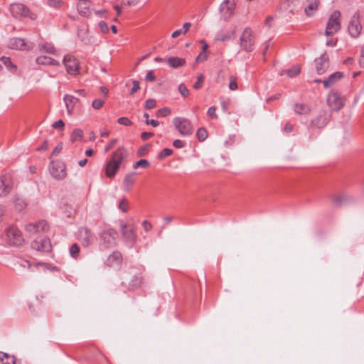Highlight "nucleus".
Instances as JSON below:
<instances>
[{"mask_svg":"<svg viewBox=\"0 0 364 364\" xmlns=\"http://www.w3.org/2000/svg\"><path fill=\"white\" fill-rule=\"evenodd\" d=\"M143 279L141 269L136 267H131L125 272L121 285L127 291H135L141 287Z\"/></svg>","mask_w":364,"mask_h":364,"instance_id":"obj_1","label":"nucleus"},{"mask_svg":"<svg viewBox=\"0 0 364 364\" xmlns=\"http://www.w3.org/2000/svg\"><path fill=\"white\" fill-rule=\"evenodd\" d=\"M118 233L113 228L105 229L100 235V246L105 249L112 248L117 244Z\"/></svg>","mask_w":364,"mask_h":364,"instance_id":"obj_2","label":"nucleus"},{"mask_svg":"<svg viewBox=\"0 0 364 364\" xmlns=\"http://www.w3.org/2000/svg\"><path fill=\"white\" fill-rule=\"evenodd\" d=\"M173 124L182 136H191L193 133V127L191 122L186 118L175 117L173 119Z\"/></svg>","mask_w":364,"mask_h":364,"instance_id":"obj_3","label":"nucleus"},{"mask_svg":"<svg viewBox=\"0 0 364 364\" xmlns=\"http://www.w3.org/2000/svg\"><path fill=\"white\" fill-rule=\"evenodd\" d=\"M6 241L12 246H21L24 242L21 232L14 226H10L6 230Z\"/></svg>","mask_w":364,"mask_h":364,"instance_id":"obj_4","label":"nucleus"},{"mask_svg":"<svg viewBox=\"0 0 364 364\" xmlns=\"http://www.w3.org/2000/svg\"><path fill=\"white\" fill-rule=\"evenodd\" d=\"M340 17L341 12L339 11H334L331 14L326 23V36H331L341 29Z\"/></svg>","mask_w":364,"mask_h":364,"instance_id":"obj_5","label":"nucleus"},{"mask_svg":"<svg viewBox=\"0 0 364 364\" xmlns=\"http://www.w3.org/2000/svg\"><path fill=\"white\" fill-rule=\"evenodd\" d=\"M241 48L246 52H251L254 50L255 36L250 28H246L240 38Z\"/></svg>","mask_w":364,"mask_h":364,"instance_id":"obj_6","label":"nucleus"},{"mask_svg":"<svg viewBox=\"0 0 364 364\" xmlns=\"http://www.w3.org/2000/svg\"><path fill=\"white\" fill-rule=\"evenodd\" d=\"M327 103L333 111H338L345 105V98L337 91L331 90L328 95Z\"/></svg>","mask_w":364,"mask_h":364,"instance_id":"obj_7","label":"nucleus"},{"mask_svg":"<svg viewBox=\"0 0 364 364\" xmlns=\"http://www.w3.org/2000/svg\"><path fill=\"white\" fill-rule=\"evenodd\" d=\"M50 173L56 180H63L67 176L66 166L62 161H52L50 164Z\"/></svg>","mask_w":364,"mask_h":364,"instance_id":"obj_8","label":"nucleus"},{"mask_svg":"<svg viewBox=\"0 0 364 364\" xmlns=\"http://www.w3.org/2000/svg\"><path fill=\"white\" fill-rule=\"evenodd\" d=\"M8 47L11 49L21 50H31L34 48V44L31 42H26L21 38H11L8 41Z\"/></svg>","mask_w":364,"mask_h":364,"instance_id":"obj_9","label":"nucleus"},{"mask_svg":"<svg viewBox=\"0 0 364 364\" xmlns=\"http://www.w3.org/2000/svg\"><path fill=\"white\" fill-rule=\"evenodd\" d=\"M362 26L360 21V14L357 11L352 16L349 23L348 32L353 38H357L360 36Z\"/></svg>","mask_w":364,"mask_h":364,"instance_id":"obj_10","label":"nucleus"},{"mask_svg":"<svg viewBox=\"0 0 364 364\" xmlns=\"http://www.w3.org/2000/svg\"><path fill=\"white\" fill-rule=\"evenodd\" d=\"M31 247L39 252H49L52 250V245L49 238L38 237L31 242Z\"/></svg>","mask_w":364,"mask_h":364,"instance_id":"obj_11","label":"nucleus"},{"mask_svg":"<svg viewBox=\"0 0 364 364\" xmlns=\"http://www.w3.org/2000/svg\"><path fill=\"white\" fill-rule=\"evenodd\" d=\"M78 240L83 247L90 246L94 240V235L92 230L87 227H81L79 228Z\"/></svg>","mask_w":364,"mask_h":364,"instance_id":"obj_12","label":"nucleus"},{"mask_svg":"<svg viewBox=\"0 0 364 364\" xmlns=\"http://www.w3.org/2000/svg\"><path fill=\"white\" fill-rule=\"evenodd\" d=\"M63 63L68 73L75 75L79 73V64L75 58L71 55H67L63 58Z\"/></svg>","mask_w":364,"mask_h":364,"instance_id":"obj_13","label":"nucleus"},{"mask_svg":"<svg viewBox=\"0 0 364 364\" xmlns=\"http://www.w3.org/2000/svg\"><path fill=\"white\" fill-rule=\"evenodd\" d=\"M13 188V181L9 175L0 176V198L6 196Z\"/></svg>","mask_w":364,"mask_h":364,"instance_id":"obj_14","label":"nucleus"},{"mask_svg":"<svg viewBox=\"0 0 364 364\" xmlns=\"http://www.w3.org/2000/svg\"><path fill=\"white\" fill-rule=\"evenodd\" d=\"M9 10L16 18L26 17L30 13L29 9L21 3H14L10 5Z\"/></svg>","mask_w":364,"mask_h":364,"instance_id":"obj_15","label":"nucleus"},{"mask_svg":"<svg viewBox=\"0 0 364 364\" xmlns=\"http://www.w3.org/2000/svg\"><path fill=\"white\" fill-rule=\"evenodd\" d=\"M48 229L49 226L46 220H40L36 223H29L25 226V230L32 235L41 232H46Z\"/></svg>","mask_w":364,"mask_h":364,"instance_id":"obj_16","label":"nucleus"},{"mask_svg":"<svg viewBox=\"0 0 364 364\" xmlns=\"http://www.w3.org/2000/svg\"><path fill=\"white\" fill-rule=\"evenodd\" d=\"M330 119V114L326 110H322L311 122V126L316 128L324 127Z\"/></svg>","mask_w":364,"mask_h":364,"instance_id":"obj_17","label":"nucleus"},{"mask_svg":"<svg viewBox=\"0 0 364 364\" xmlns=\"http://www.w3.org/2000/svg\"><path fill=\"white\" fill-rule=\"evenodd\" d=\"M316 69L318 74H323L329 67V58L326 53L322 54L315 60Z\"/></svg>","mask_w":364,"mask_h":364,"instance_id":"obj_18","label":"nucleus"},{"mask_svg":"<svg viewBox=\"0 0 364 364\" xmlns=\"http://www.w3.org/2000/svg\"><path fill=\"white\" fill-rule=\"evenodd\" d=\"M128 155L129 154L127 149L124 146H120L112 153L110 159L116 162L120 166V165L126 161Z\"/></svg>","mask_w":364,"mask_h":364,"instance_id":"obj_19","label":"nucleus"},{"mask_svg":"<svg viewBox=\"0 0 364 364\" xmlns=\"http://www.w3.org/2000/svg\"><path fill=\"white\" fill-rule=\"evenodd\" d=\"M236 0H225L220 6V10L225 18H229L233 13Z\"/></svg>","mask_w":364,"mask_h":364,"instance_id":"obj_20","label":"nucleus"},{"mask_svg":"<svg viewBox=\"0 0 364 364\" xmlns=\"http://www.w3.org/2000/svg\"><path fill=\"white\" fill-rule=\"evenodd\" d=\"M120 227L122 234L126 241L133 244L136 238L134 230L132 228H128L126 224H121Z\"/></svg>","mask_w":364,"mask_h":364,"instance_id":"obj_21","label":"nucleus"},{"mask_svg":"<svg viewBox=\"0 0 364 364\" xmlns=\"http://www.w3.org/2000/svg\"><path fill=\"white\" fill-rule=\"evenodd\" d=\"M79 3L77 5V11L80 15L85 17H90L91 16L90 11V0H78Z\"/></svg>","mask_w":364,"mask_h":364,"instance_id":"obj_22","label":"nucleus"},{"mask_svg":"<svg viewBox=\"0 0 364 364\" xmlns=\"http://www.w3.org/2000/svg\"><path fill=\"white\" fill-rule=\"evenodd\" d=\"M119 167L120 166L116 162H114V161L110 159L105 167L106 176L110 178H113L116 175Z\"/></svg>","mask_w":364,"mask_h":364,"instance_id":"obj_23","label":"nucleus"},{"mask_svg":"<svg viewBox=\"0 0 364 364\" xmlns=\"http://www.w3.org/2000/svg\"><path fill=\"white\" fill-rule=\"evenodd\" d=\"M65 103L67 112L69 114H72L75 105L79 101V99L70 95H65L63 97Z\"/></svg>","mask_w":364,"mask_h":364,"instance_id":"obj_24","label":"nucleus"},{"mask_svg":"<svg viewBox=\"0 0 364 364\" xmlns=\"http://www.w3.org/2000/svg\"><path fill=\"white\" fill-rule=\"evenodd\" d=\"M343 77V73L341 72H336L328 77L323 81V84L325 88H328L332 85H333L337 81L341 79Z\"/></svg>","mask_w":364,"mask_h":364,"instance_id":"obj_25","label":"nucleus"},{"mask_svg":"<svg viewBox=\"0 0 364 364\" xmlns=\"http://www.w3.org/2000/svg\"><path fill=\"white\" fill-rule=\"evenodd\" d=\"M122 255L118 251L113 252L107 258V264L109 267L119 265L122 263Z\"/></svg>","mask_w":364,"mask_h":364,"instance_id":"obj_26","label":"nucleus"},{"mask_svg":"<svg viewBox=\"0 0 364 364\" xmlns=\"http://www.w3.org/2000/svg\"><path fill=\"white\" fill-rule=\"evenodd\" d=\"M306 6L304 8V12L307 16H312L318 9L319 0H307Z\"/></svg>","mask_w":364,"mask_h":364,"instance_id":"obj_27","label":"nucleus"},{"mask_svg":"<svg viewBox=\"0 0 364 364\" xmlns=\"http://www.w3.org/2000/svg\"><path fill=\"white\" fill-rule=\"evenodd\" d=\"M36 62L38 65H60V63L58 61L55 60V59L46 56V55H41L36 58Z\"/></svg>","mask_w":364,"mask_h":364,"instance_id":"obj_28","label":"nucleus"},{"mask_svg":"<svg viewBox=\"0 0 364 364\" xmlns=\"http://www.w3.org/2000/svg\"><path fill=\"white\" fill-rule=\"evenodd\" d=\"M38 50L40 52H45L49 54H55L56 49L52 43L41 42L38 44Z\"/></svg>","mask_w":364,"mask_h":364,"instance_id":"obj_29","label":"nucleus"},{"mask_svg":"<svg viewBox=\"0 0 364 364\" xmlns=\"http://www.w3.org/2000/svg\"><path fill=\"white\" fill-rule=\"evenodd\" d=\"M167 63L171 68H178L186 64V60L178 57H170L168 58Z\"/></svg>","mask_w":364,"mask_h":364,"instance_id":"obj_30","label":"nucleus"},{"mask_svg":"<svg viewBox=\"0 0 364 364\" xmlns=\"http://www.w3.org/2000/svg\"><path fill=\"white\" fill-rule=\"evenodd\" d=\"M294 112L298 114H307L310 113L311 108L307 104H299L296 103L294 105Z\"/></svg>","mask_w":364,"mask_h":364,"instance_id":"obj_31","label":"nucleus"},{"mask_svg":"<svg viewBox=\"0 0 364 364\" xmlns=\"http://www.w3.org/2000/svg\"><path fill=\"white\" fill-rule=\"evenodd\" d=\"M0 361L3 364H16V359L14 355L4 352H0Z\"/></svg>","mask_w":364,"mask_h":364,"instance_id":"obj_32","label":"nucleus"},{"mask_svg":"<svg viewBox=\"0 0 364 364\" xmlns=\"http://www.w3.org/2000/svg\"><path fill=\"white\" fill-rule=\"evenodd\" d=\"M135 182V173H130L125 176L123 184L126 191H129L131 186Z\"/></svg>","mask_w":364,"mask_h":364,"instance_id":"obj_33","label":"nucleus"},{"mask_svg":"<svg viewBox=\"0 0 364 364\" xmlns=\"http://www.w3.org/2000/svg\"><path fill=\"white\" fill-rule=\"evenodd\" d=\"M14 203L15 208L18 211L23 210L27 205L25 200L18 196H14Z\"/></svg>","mask_w":364,"mask_h":364,"instance_id":"obj_34","label":"nucleus"},{"mask_svg":"<svg viewBox=\"0 0 364 364\" xmlns=\"http://www.w3.org/2000/svg\"><path fill=\"white\" fill-rule=\"evenodd\" d=\"M83 136V132L80 129H75L71 134L70 140L73 143L76 142L82 139Z\"/></svg>","mask_w":364,"mask_h":364,"instance_id":"obj_35","label":"nucleus"},{"mask_svg":"<svg viewBox=\"0 0 364 364\" xmlns=\"http://www.w3.org/2000/svg\"><path fill=\"white\" fill-rule=\"evenodd\" d=\"M1 60L10 70L15 71L16 70V66L12 63L9 57L2 56Z\"/></svg>","mask_w":364,"mask_h":364,"instance_id":"obj_36","label":"nucleus"},{"mask_svg":"<svg viewBox=\"0 0 364 364\" xmlns=\"http://www.w3.org/2000/svg\"><path fill=\"white\" fill-rule=\"evenodd\" d=\"M235 37V31H231L228 32L227 33H220L218 36V40L222 42H225L226 41H229Z\"/></svg>","mask_w":364,"mask_h":364,"instance_id":"obj_37","label":"nucleus"},{"mask_svg":"<svg viewBox=\"0 0 364 364\" xmlns=\"http://www.w3.org/2000/svg\"><path fill=\"white\" fill-rule=\"evenodd\" d=\"M300 71H301L300 68L298 65H295V66L292 67L291 68H290L289 70H284L281 73V75H283V73H285L289 77H293L296 76L297 75H299L300 73Z\"/></svg>","mask_w":364,"mask_h":364,"instance_id":"obj_38","label":"nucleus"},{"mask_svg":"<svg viewBox=\"0 0 364 364\" xmlns=\"http://www.w3.org/2000/svg\"><path fill=\"white\" fill-rule=\"evenodd\" d=\"M70 255L72 257L76 259L79 256L80 247L77 243L73 244L69 250Z\"/></svg>","mask_w":364,"mask_h":364,"instance_id":"obj_39","label":"nucleus"},{"mask_svg":"<svg viewBox=\"0 0 364 364\" xmlns=\"http://www.w3.org/2000/svg\"><path fill=\"white\" fill-rule=\"evenodd\" d=\"M196 136L200 141H203L208 137V132L205 128H199L197 130Z\"/></svg>","mask_w":364,"mask_h":364,"instance_id":"obj_40","label":"nucleus"},{"mask_svg":"<svg viewBox=\"0 0 364 364\" xmlns=\"http://www.w3.org/2000/svg\"><path fill=\"white\" fill-rule=\"evenodd\" d=\"M331 199L336 205L341 206L346 200V197L343 195H333L332 196Z\"/></svg>","mask_w":364,"mask_h":364,"instance_id":"obj_41","label":"nucleus"},{"mask_svg":"<svg viewBox=\"0 0 364 364\" xmlns=\"http://www.w3.org/2000/svg\"><path fill=\"white\" fill-rule=\"evenodd\" d=\"M118 208L123 213H127L129 209V202L127 201V200L124 198L121 199V200L119 201Z\"/></svg>","mask_w":364,"mask_h":364,"instance_id":"obj_42","label":"nucleus"},{"mask_svg":"<svg viewBox=\"0 0 364 364\" xmlns=\"http://www.w3.org/2000/svg\"><path fill=\"white\" fill-rule=\"evenodd\" d=\"M149 166L150 163L146 159H140L133 165V168H137L138 167H141L146 168Z\"/></svg>","mask_w":364,"mask_h":364,"instance_id":"obj_43","label":"nucleus"},{"mask_svg":"<svg viewBox=\"0 0 364 364\" xmlns=\"http://www.w3.org/2000/svg\"><path fill=\"white\" fill-rule=\"evenodd\" d=\"M229 89L230 90H236L237 89V77L234 75H230L229 77Z\"/></svg>","mask_w":364,"mask_h":364,"instance_id":"obj_44","label":"nucleus"},{"mask_svg":"<svg viewBox=\"0 0 364 364\" xmlns=\"http://www.w3.org/2000/svg\"><path fill=\"white\" fill-rule=\"evenodd\" d=\"M173 154V150L168 148L164 149L158 155L159 159H163Z\"/></svg>","mask_w":364,"mask_h":364,"instance_id":"obj_45","label":"nucleus"},{"mask_svg":"<svg viewBox=\"0 0 364 364\" xmlns=\"http://www.w3.org/2000/svg\"><path fill=\"white\" fill-rule=\"evenodd\" d=\"M178 91L183 97H187L190 93L187 87L183 83L179 85Z\"/></svg>","mask_w":364,"mask_h":364,"instance_id":"obj_46","label":"nucleus"},{"mask_svg":"<svg viewBox=\"0 0 364 364\" xmlns=\"http://www.w3.org/2000/svg\"><path fill=\"white\" fill-rule=\"evenodd\" d=\"M171 114V110L168 107H163L159 109L156 112L157 117H166Z\"/></svg>","mask_w":364,"mask_h":364,"instance_id":"obj_47","label":"nucleus"},{"mask_svg":"<svg viewBox=\"0 0 364 364\" xmlns=\"http://www.w3.org/2000/svg\"><path fill=\"white\" fill-rule=\"evenodd\" d=\"M105 100L102 99H96L92 102V106L95 109H100L103 107Z\"/></svg>","mask_w":364,"mask_h":364,"instance_id":"obj_48","label":"nucleus"},{"mask_svg":"<svg viewBox=\"0 0 364 364\" xmlns=\"http://www.w3.org/2000/svg\"><path fill=\"white\" fill-rule=\"evenodd\" d=\"M156 106V101L154 99H149L144 103V107L146 109H151Z\"/></svg>","mask_w":364,"mask_h":364,"instance_id":"obj_49","label":"nucleus"},{"mask_svg":"<svg viewBox=\"0 0 364 364\" xmlns=\"http://www.w3.org/2000/svg\"><path fill=\"white\" fill-rule=\"evenodd\" d=\"M204 76L203 74H200L198 76L197 81L193 85V88L196 90L200 89L203 83Z\"/></svg>","mask_w":364,"mask_h":364,"instance_id":"obj_50","label":"nucleus"},{"mask_svg":"<svg viewBox=\"0 0 364 364\" xmlns=\"http://www.w3.org/2000/svg\"><path fill=\"white\" fill-rule=\"evenodd\" d=\"M117 122L119 124L124 125L127 127L131 126L132 124V122L131 120H129V119L126 117H119L117 119Z\"/></svg>","mask_w":364,"mask_h":364,"instance_id":"obj_51","label":"nucleus"},{"mask_svg":"<svg viewBox=\"0 0 364 364\" xmlns=\"http://www.w3.org/2000/svg\"><path fill=\"white\" fill-rule=\"evenodd\" d=\"M215 111H216V107L215 106H212V107H209V109H208L207 114L210 118L217 119L218 117Z\"/></svg>","mask_w":364,"mask_h":364,"instance_id":"obj_52","label":"nucleus"},{"mask_svg":"<svg viewBox=\"0 0 364 364\" xmlns=\"http://www.w3.org/2000/svg\"><path fill=\"white\" fill-rule=\"evenodd\" d=\"M148 149H149V144H146L143 146H141L137 151V155L139 156H145L148 152Z\"/></svg>","mask_w":364,"mask_h":364,"instance_id":"obj_53","label":"nucleus"},{"mask_svg":"<svg viewBox=\"0 0 364 364\" xmlns=\"http://www.w3.org/2000/svg\"><path fill=\"white\" fill-rule=\"evenodd\" d=\"M48 4L51 7L58 8L63 4L62 0H48Z\"/></svg>","mask_w":364,"mask_h":364,"instance_id":"obj_54","label":"nucleus"},{"mask_svg":"<svg viewBox=\"0 0 364 364\" xmlns=\"http://www.w3.org/2000/svg\"><path fill=\"white\" fill-rule=\"evenodd\" d=\"M52 127L53 129L62 130L65 127V124L62 119H59L58 121L54 122L52 124Z\"/></svg>","mask_w":364,"mask_h":364,"instance_id":"obj_55","label":"nucleus"},{"mask_svg":"<svg viewBox=\"0 0 364 364\" xmlns=\"http://www.w3.org/2000/svg\"><path fill=\"white\" fill-rule=\"evenodd\" d=\"M99 27L103 33H107L109 32V27L106 22L103 21H100L99 23Z\"/></svg>","mask_w":364,"mask_h":364,"instance_id":"obj_56","label":"nucleus"},{"mask_svg":"<svg viewBox=\"0 0 364 364\" xmlns=\"http://www.w3.org/2000/svg\"><path fill=\"white\" fill-rule=\"evenodd\" d=\"M208 58L207 53L205 52H200V54L197 56L196 61L197 63L204 62Z\"/></svg>","mask_w":364,"mask_h":364,"instance_id":"obj_57","label":"nucleus"},{"mask_svg":"<svg viewBox=\"0 0 364 364\" xmlns=\"http://www.w3.org/2000/svg\"><path fill=\"white\" fill-rule=\"evenodd\" d=\"M145 80H146V81H149V82H154V81H155V80H156V77H155V75H154V71H153V70H149V71L146 73V76H145Z\"/></svg>","mask_w":364,"mask_h":364,"instance_id":"obj_58","label":"nucleus"},{"mask_svg":"<svg viewBox=\"0 0 364 364\" xmlns=\"http://www.w3.org/2000/svg\"><path fill=\"white\" fill-rule=\"evenodd\" d=\"M173 145L174 147H176L177 149H181V148L184 147L185 143L182 140L176 139V140L173 141Z\"/></svg>","mask_w":364,"mask_h":364,"instance_id":"obj_59","label":"nucleus"},{"mask_svg":"<svg viewBox=\"0 0 364 364\" xmlns=\"http://www.w3.org/2000/svg\"><path fill=\"white\" fill-rule=\"evenodd\" d=\"M139 82L136 80L133 81V87L131 89L130 94L133 95L139 90Z\"/></svg>","mask_w":364,"mask_h":364,"instance_id":"obj_60","label":"nucleus"},{"mask_svg":"<svg viewBox=\"0 0 364 364\" xmlns=\"http://www.w3.org/2000/svg\"><path fill=\"white\" fill-rule=\"evenodd\" d=\"M154 136V133L153 132H142L141 134V139L143 140V141H146L148 140L150 137L153 136Z\"/></svg>","mask_w":364,"mask_h":364,"instance_id":"obj_61","label":"nucleus"},{"mask_svg":"<svg viewBox=\"0 0 364 364\" xmlns=\"http://www.w3.org/2000/svg\"><path fill=\"white\" fill-rule=\"evenodd\" d=\"M48 140H44V141L43 142L41 146L36 149V151H46L48 149Z\"/></svg>","mask_w":364,"mask_h":364,"instance_id":"obj_62","label":"nucleus"},{"mask_svg":"<svg viewBox=\"0 0 364 364\" xmlns=\"http://www.w3.org/2000/svg\"><path fill=\"white\" fill-rule=\"evenodd\" d=\"M294 126L289 122H287L284 127V131L287 133H290L293 131Z\"/></svg>","mask_w":364,"mask_h":364,"instance_id":"obj_63","label":"nucleus"},{"mask_svg":"<svg viewBox=\"0 0 364 364\" xmlns=\"http://www.w3.org/2000/svg\"><path fill=\"white\" fill-rule=\"evenodd\" d=\"M359 64L361 67L364 68V48L362 49L359 58Z\"/></svg>","mask_w":364,"mask_h":364,"instance_id":"obj_64","label":"nucleus"}]
</instances>
